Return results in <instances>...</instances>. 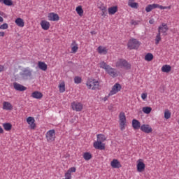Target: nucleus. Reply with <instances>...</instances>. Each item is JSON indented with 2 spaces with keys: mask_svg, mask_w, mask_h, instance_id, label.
Returning <instances> with one entry per match:
<instances>
[{
  "mask_svg": "<svg viewBox=\"0 0 179 179\" xmlns=\"http://www.w3.org/2000/svg\"><path fill=\"white\" fill-rule=\"evenodd\" d=\"M131 24H133L134 26H136V25L139 24V21H135L134 20H131Z\"/></svg>",
  "mask_w": 179,
  "mask_h": 179,
  "instance_id": "43",
  "label": "nucleus"
},
{
  "mask_svg": "<svg viewBox=\"0 0 179 179\" xmlns=\"http://www.w3.org/2000/svg\"><path fill=\"white\" fill-rule=\"evenodd\" d=\"M109 66L110 65H108L107 63L104 62L100 63V68H102V69H105V71H107Z\"/></svg>",
  "mask_w": 179,
  "mask_h": 179,
  "instance_id": "35",
  "label": "nucleus"
},
{
  "mask_svg": "<svg viewBox=\"0 0 179 179\" xmlns=\"http://www.w3.org/2000/svg\"><path fill=\"white\" fill-rule=\"evenodd\" d=\"M110 76H112V78H115L117 76V71L115 69L111 68V66H108V68L106 71Z\"/></svg>",
  "mask_w": 179,
  "mask_h": 179,
  "instance_id": "15",
  "label": "nucleus"
},
{
  "mask_svg": "<svg viewBox=\"0 0 179 179\" xmlns=\"http://www.w3.org/2000/svg\"><path fill=\"white\" fill-rule=\"evenodd\" d=\"M110 94H108V96H106L104 98H103V101H107V100H108V98L110 97Z\"/></svg>",
  "mask_w": 179,
  "mask_h": 179,
  "instance_id": "48",
  "label": "nucleus"
},
{
  "mask_svg": "<svg viewBox=\"0 0 179 179\" xmlns=\"http://www.w3.org/2000/svg\"><path fill=\"white\" fill-rule=\"evenodd\" d=\"M141 45V42L136 38L130 39L127 43V48L131 50H138Z\"/></svg>",
  "mask_w": 179,
  "mask_h": 179,
  "instance_id": "1",
  "label": "nucleus"
},
{
  "mask_svg": "<svg viewBox=\"0 0 179 179\" xmlns=\"http://www.w3.org/2000/svg\"><path fill=\"white\" fill-rule=\"evenodd\" d=\"M71 108L75 111H80L81 110H83V105L79 102H73L71 103Z\"/></svg>",
  "mask_w": 179,
  "mask_h": 179,
  "instance_id": "10",
  "label": "nucleus"
},
{
  "mask_svg": "<svg viewBox=\"0 0 179 179\" xmlns=\"http://www.w3.org/2000/svg\"><path fill=\"white\" fill-rule=\"evenodd\" d=\"M31 70H30L29 68H25L22 70V72L20 73V76L23 79H29V78H31Z\"/></svg>",
  "mask_w": 179,
  "mask_h": 179,
  "instance_id": "7",
  "label": "nucleus"
},
{
  "mask_svg": "<svg viewBox=\"0 0 179 179\" xmlns=\"http://www.w3.org/2000/svg\"><path fill=\"white\" fill-rule=\"evenodd\" d=\"M98 52L99 54H103V52L104 54H107V50L106 49V48H102L101 46L98 47Z\"/></svg>",
  "mask_w": 179,
  "mask_h": 179,
  "instance_id": "38",
  "label": "nucleus"
},
{
  "mask_svg": "<svg viewBox=\"0 0 179 179\" xmlns=\"http://www.w3.org/2000/svg\"><path fill=\"white\" fill-rule=\"evenodd\" d=\"M116 66H120L121 68H124L125 69H131V64L128 62V61L124 59H119V60L116 62Z\"/></svg>",
  "mask_w": 179,
  "mask_h": 179,
  "instance_id": "3",
  "label": "nucleus"
},
{
  "mask_svg": "<svg viewBox=\"0 0 179 179\" xmlns=\"http://www.w3.org/2000/svg\"><path fill=\"white\" fill-rule=\"evenodd\" d=\"M152 59H153V54L152 53H148L145 56V60L148 61V62H150V61H152Z\"/></svg>",
  "mask_w": 179,
  "mask_h": 179,
  "instance_id": "32",
  "label": "nucleus"
},
{
  "mask_svg": "<svg viewBox=\"0 0 179 179\" xmlns=\"http://www.w3.org/2000/svg\"><path fill=\"white\" fill-rule=\"evenodd\" d=\"M13 86L14 89H15L17 92H24V90H27V87L17 83H14Z\"/></svg>",
  "mask_w": 179,
  "mask_h": 179,
  "instance_id": "14",
  "label": "nucleus"
},
{
  "mask_svg": "<svg viewBox=\"0 0 179 179\" xmlns=\"http://www.w3.org/2000/svg\"><path fill=\"white\" fill-rule=\"evenodd\" d=\"M94 148L98 150H104L106 149V144L101 141H95L94 143Z\"/></svg>",
  "mask_w": 179,
  "mask_h": 179,
  "instance_id": "11",
  "label": "nucleus"
},
{
  "mask_svg": "<svg viewBox=\"0 0 179 179\" xmlns=\"http://www.w3.org/2000/svg\"><path fill=\"white\" fill-rule=\"evenodd\" d=\"M128 6H130V8H133L134 9H138V4L136 2H131L128 3Z\"/></svg>",
  "mask_w": 179,
  "mask_h": 179,
  "instance_id": "36",
  "label": "nucleus"
},
{
  "mask_svg": "<svg viewBox=\"0 0 179 179\" xmlns=\"http://www.w3.org/2000/svg\"><path fill=\"white\" fill-rule=\"evenodd\" d=\"M46 138L48 142H54V141H55V130H49L46 133Z\"/></svg>",
  "mask_w": 179,
  "mask_h": 179,
  "instance_id": "6",
  "label": "nucleus"
},
{
  "mask_svg": "<svg viewBox=\"0 0 179 179\" xmlns=\"http://www.w3.org/2000/svg\"><path fill=\"white\" fill-rule=\"evenodd\" d=\"M98 8H99V9H101V11H103V10H107V7H106V6H98Z\"/></svg>",
  "mask_w": 179,
  "mask_h": 179,
  "instance_id": "47",
  "label": "nucleus"
},
{
  "mask_svg": "<svg viewBox=\"0 0 179 179\" xmlns=\"http://www.w3.org/2000/svg\"><path fill=\"white\" fill-rule=\"evenodd\" d=\"M145 163H143V160L142 159H140L137 161V171L138 173H142L143 171H145Z\"/></svg>",
  "mask_w": 179,
  "mask_h": 179,
  "instance_id": "9",
  "label": "nucleus"
},
{
  "mask_svg": "<svg viewBox=\"0 0 179 179\" xmlns=\"http://www.w3.org/2000/svg\"><path fill=\"white\" fill-rule=\"evenodd\" d=\"M101 15V16H103V17H106V15H108L107 10H102Z\"/></svg>",
  "mask_w": 179,
  "mask_h": 179,
  "instance_id": "44",
  "label": "nucleus"
},
{
  "mask_svg": "<svg viewBox=\"0 0 179 179\" xmlns=\"http://www.w3.org/2000/svg\"><path fill=\"white\" fill-rule=\"evenodd\" d=\"M110 166L113 169H120V167H122L121 163L118 162V159H113L110 162Z\"/></svg>",
  "mask_w": 179,
  "mask_h": 179,
  "instance_id": "17",
  "label": "nucleus"
},
{
  "mask_svg": "<svg viewBox=\"0 0 179 179\" xmlns=\"http://www.w3.org/2000/svg\"><path fill=\"white\" fill-rule=\"evenodd\" d=\"M59 89L60 93H64V92H65V83H62L61 84H59Z\"/></svg>",
  "mask_w": 179,
  "mask_h": 179,
  "instance_id": "37",
  "label": "nucleus"
},
{
  "mask_svg": "<svg viewBox=\"0 0 179 179\" xmlns=\"http://www.w3.org/2000/svg\"><path fill=\"white\" fill-rule=\"evenodd\" d=\"M1 30H6L9 27V25H8V23H3V24L0 25Z\"/></svg>",
  "mask_w": 179,
  "mask_h": 179,
  "instance_id": "41",
  "label": "nucleus"
},
{
  "mask_svg": "<svg viewBox=\"0 0 179 179\" xmlns=\"http://www.w3.org/2000/svg\"><path fill=\"white\" fill-rule=\"evenodd\" d=\"M31 96H32L33 99H37L38 100H40V99H43V93L38 91H35L32 92Z\"/></svg>",
  "mask_w": 179,
  "mask_h": 179,
  "instance_id": "18",
  "label": "nucleus"
},
{
  "mask_svg": "<svg viewBox=\"0 0 179 179\" xmlns=\"http://www.w3.org/2000/svg\"><path fill=\"white\" fill-rule=\"evenodd\" d=\"M78 48H79L77 46V45L73 46V47L71 48V51H72V52H73V53L75 54V52H76L78 51Z\"/></svg>",
  "mask_w": 179,
  "mask_h": 179,
  "instance_id": "42",
  "label": "nucleus"
},
{
  "mask_svg": "<svg viewBox=\"0 0 179 179\" xmlns=\"http://www.w3.org/2000/svg\"><path fill=\"white\" fill-rule=\"evenodd\" d=\"M162 40V37L160 36V33H158L155 38V44L157 45L159 43H160Z\"/></svg>",
  "mask_w": 179,
  "mask_h": 179,
  "instance_id": "39",
  "label": "nucleus"
},
{
  "mask_svg": "<svg viewBox=\"0 0 179 179\" xmlns=\"http://www.w3.org/2000/svg\"><path fill=\"white\" fill-rule=\"evenodd\" d=\"M86 85L89 89H92V90H96V89H99V86H100L99 81L95 79L88 80Z\"/></svg>",
  "mask_w": 179,
  "mask_h": 179,
  "instance_id": "2",
  "label": "nucleus"
},
{
  "mask_svg": "<svg viewBox=\"0 0 179 179\" xmlns=\"http://www.w3.org/2000/svg\"><path fill=\"white\" fill-rule=\"evenodd\" d=\"M162 72H165L166 73H169L171 71V66L170 65H164L162 68Z\"/></svg>",
  "mask_w": 179,
  "mask_h": 179,
  "instance_id": "27",
  "label": "nucleus"
},
{
  "mask_svg": "<svg viewBox=\"0 0 179 179\" xmlns=\"http://www.w3.org/2000/svg\"><path fill=\"white\" fill-rule=\"evenodd\" d=\"M3 127L5 131H10L12 129V124L10 123H3Z\"/></svg>",
  "mask_w": 179,
  "mask_h": 179,
  "instance_id": "31",
  "label": "nucleus"
},
{
  "mask_svg": "<svg viewBox=\"0 0 179 179\" xmlns=\"http://www.w3.org/2000/svg\"><path fill=\"white\" fill-rule=\"evenodd\" d=\"M168 31H169V27L167 26V24L162 23V25H160L158 27V33H159V34L162 33L164 36H167Z\"/></svg>",
  "mask_w": 179,
  "mask_h": 179,
  "instance_id": "8",
  "label": "nucleus"
},
{
  "mask_svg": "<svg viewBox=\"0 0 179 179\" xmlns=\"http://www.w3.org/2000/svg\"><path fill=\"white\" fill-rule=\"evenodd\" d=\"M5 36V32L1 31L0 32V37H4Z\"/></svg>",
  "mask_w": 179,
  "mask_h": 179,
  "instance_id": "49",
  "label": "nucleus"
},
{
  "mask_svg": "<svg viewBox=\"0 0 179 179\" xmlns=\"http://www.w3.org/2000/svg\"><path fill=\"white\" fill-rule=\"evenodd\" d=\"M107 140V137H106V135L100 134H97V141L96 142H104Z\"/></svg>",
  "mask_w": 179,
  "mask_h": 179,
  "instance_id": "25",
  "label": "nucleus"
},
{
  "mask_svg": "<svg viewBox=\"0 0 179 179\" xmlns=\"http://www.w3.org/2000/svg\"><path fill=\"white\" fill-rule=\"evenodd\" d=\"M148 97V94H146V93H143L142 94H141V99H143V100H146V98Z\"/></svg>",
  "mask_w": 179,
  "mask_h": 179,
  "instance_id": "45",
  "label": "nucleus"
},
{
  "mask_svg": "<svg viewBox=\"0 0 179 179\" xmlns=\"http://www.w3.org/2000/svg\"><path fill=\"white\" fill-rule=\"evenodd\" d=\"M0 134H3V129L0 126Z\"/></svg>",
  "mask_w": 179,
  "mask_h": 179,
  "instance_id": "52",
  "label": "nucleus"
},
{
  "mask_svg": "<svg viewBox=\"0 0 179 179\" xmlns=\"http://www.w3.org/2000/svg\"><path fill=\"white\" fill-rule=\"evenodd\" d=\"M140 129L143 132H145V134H150V133H152V131H153V129H152V127H150V126L149 124L141 125Z\"/></svg>",
  "mask_w": 179,
  "mask_h": 179,
  "instance_id": "12",
  "label": "nucleus"
},
{
  "mask_svg": "<svg viewBox=\"0 0 179 179\" xmlns=\"http://www.w3.org/2000/svg\"><path fill=\"white\" fill-rule=\"evenodd\" d=\"M135 2V0H129L128 3Z\"/></svg>",
  "mask_w": 179,
  "mask_h": 179,
  "instance_id": "55",
  "label": "nucleus"
},
{
  "mask_svg": "<svg viewBox=\"0 0 179 179\" xmlns=\"http://www.w3.org/2000/svg\"><path fill=\"white\" fill-rule=\"evenodd\" d=\"M0 3H3L6 6H12L13 1L12 0H0Z\"/></svg>",
  "mask_w": 179,
  "mask_h": 179,
  "instance_id": "28",
  "label": "nucleus"
},
{
  "mask_svg": "<svg viewBox=\"0 0 179 179\" xmlns=\"http://www.w3.org/2000/svg\"><path fill=\"white\" fill-rule=\"evenodd\" d=\"M76 10L79 16H83V8H82L81 6L76 7Z\"/></svg>",
  "mask_w": 179,
  "mask_h": 179,
  "instance_id": "30",
  "label": "nucleus"
},
{
  "mask_svg": "<svg viewBox=\"0 0 179 179\" xmlns=\"http://www.w3.org/2000/svg\"><path fill=\"white\" fill-rule=\"evenodd\" d=\"M109 15H115L118 12V7L117 6H112L108 9Z\"/></svg>",
  "mask_w": 179,
  "mask_h": 179,
  "instance_id": "22",
  "label": "nucleus"
},
{
  "mask_svg": "<svg viewBox=\"0 0 179 179\" xmlns=\"http://www.w3.org/2000/svg\"><path fill=\"white\" fill-rule=\"evenodd\" d=\"M3 67L0 66V72H2Z\"/></svg>",
  "mask_w": 179,
  "mask_h": 179,
  "instance_id": "56",
  "label": "nucleus"
},
{
  "mask_svg": "<svg viewBox=\"0 0 179 179\" xmlns=\"http://www.w3.org/2000/svg\"><path fill=\"white\" fill-rule=\"evenodd\" d=\"M15 23L19 26V27H24V21L20 17L15 20Z\"/></svg>",
  "mask_w": 179,
  "mask_h": 179,
  "instance_id": "26",
  "label": "nucleus"
},
{
  "mask_svg": "<svg viewBox=\"0 0 179 179\" xmlns=\"http://www.w3.org/2000/svg\"><path fill=\"white\" fill-rule=\"evenodd\" d=\"M165 9H171V6H165Z\"/></svg>",
  "mask_w": 179,
  "mask_h": 179,
  "instance_id": "54",
  "label": "nucleus"
},
{
  "mask_svg": "<svg viewBox=\"0 0 179 179\" xmlns=\"http://www.w3.org/2000/svg\"><path fill=\"white\" fill-rule=\"evenodd\" d=\"M171 117V113L170 112V110H169V109L165 110L164 111V118L166 120H169L170 119Z\"/></svg>",
  "mask_w": 179,
  "mask_h": 179,
  "instance_id": "34",
  "label": "nucleus"
},
{
  "mask_svg": "<svg viewBox=\"0 0 179 179\" xmlns=\"http://www.w3.org/2000/svg\"><path fill=\"white\" fill-rule=\"evenodd\" d=\"M0 29H1V25H0Z\"/></svg>",
  "mask_w": 179,
  "mask_h": 179,
  "instance_id": "57",
  "label": "nucleus"
},
{
  "mask_svg": "<svg viewBox=\"0 0 179 179\" xmlns=\"http://www.w3.org/2000/svg\"><path fill=\"white\" fill-rule=\"evenodd\" d=\"M3 22V17H2L1 16H0V22Z\"/></svg>",
  "mask_w": 179,
  "mask_h": 179,
  "instance_id": "53",
  "label": "nucleus"
},
{
  "mask_svg": "<svg viewBox=\"0 0 179 179\" xmlns=\"http://www.w3.org/2000/svg\"><path fill=\"white\" fill-rule=\"evenodd\" d=\"M92 157H93V156L91 155L90 152H85L83 154V158L85 159V160L89 161L90 160V159H92Z\"/></svg>",
  "mask_w": 179,
  "mask_h": 179,
  "instance_id": "29",
  "label": "nucleus"
},
{
  "mask_svg": "<svg viewBox=\"0 0 179 179\" xmlns=\"http://www.w3.org/2000/svg\"><path fill=\"white\" fill-rule=\"evenodd\" d=\"M132 127L134 129H141V122L136 119H134L132 120Z\"/></svg>",
  "mask_w": 179,
  "mask_h": 179,
  "instance_id": "20",
  "label": "nucleus"
},
{
  "mask_svg": "<svg viewBox=\"0 0 179 179\" xmlns=\"http://www.w3.org/2000/svg\"><path fill=\"white\" fill-rule=\"evenodd\" d=\"M155 6H157V8H159V9L163 10V9H166V6H160L159 4H155Z\"/></svg>",
  "mask_w": 179,
  "mask_h": 179,
  "instance_id": "46",
  "label": "nucleus"
},
{
  "mask_svg": "<svg viewBox=\"0 0 179 179\" xmlns=\"http://www.w3.org/2000/svg\"><path fill=\"white\" fill-rule=\"evenodd\" d=\"M48 17L49 20H51L52 22H58V20H59V15L55 13H49Z\"/></svg>",
  "mask_w": 179,
  "mask_h": 179,
  "instance_id": "13",
  "label": "nucleus"
},
{
  "mask_svg": "<svg viewBox=\"0 0 179 179\" xmlns=\"http://www.w3.org/2000/svg\"><path fill=\"white\" fill-rule=\"evenodd\" d=\"M41 25L43 30H48V29H50V26L48 21H45V20H42L41 22Z\"/></svg>",
  "mask_w": 179,
  "mask_h": 179,
  "instance_id": "23",
  "label": "nucleus"
},
{
  "mask_svg": "<svg viewBox=\"0 0 179 179\" xmlns=\"http://www.w3.org/2000/svg\"><path fill=\"white\" fill-rule=\"evenodd\" d=\"M149 23H150V24H153V23H155V20H150Z\"/></svg>",
  "mask_w": 179,
  "mask_h": 179,
  "instance_id": "51",
  "label": "nucleus"
},
{
  "mask_svg": "<svg viewBox=\"0 0 179 179\" xmlns=\"http://www.w3.org/2000/svg\"><path fill=\"white\" fill-rule=\"evenodd\" d=\"M74 82L75 83H76L77 85H79V83H82V78L79 77V76H76L74 78Z\"/></svg>",
  "mask_w": 179,
  "mask_h": 179,
  "instance_id": "40",
  "label": "nucleus"
},
{
  "mask_svg": "<svg viewBox=\"0 0 179 179\" xmlns=\"http://www.w3.org/2000/svg\"><path fill=\"white\" fill-rule=\"evenodd\" d=\"M38 68H39L41 71H47V68H48V66H47V64H45V62H38Z\"/></svg>",
  "mask_w": 179,
  "mask_h": 179,
  "instance_id": "19",
  "label": "nucleus"
},
{
  "mask_svg": "<svg viewBox=\"0 0 179 179\" xmlns=\"http://www.w3.org/2000/svg\"><path fill=\"white\" fill-rule=\"evenodd\" d=\"M156 7H157V6H156V3L148 5L145 7V12H147L148 13L149 12H152V10H153V9H156Z\"/></svg>",
  "mask_w": 179,
  "mask_h": 179,
  "instance_id": "24",
  "label": "nucleus"
},
{
  "mask_svg": "<svg viewBox=\"0 0 179 179\" xmlns=\"http://www.w3.org/2000/svg\"><path fill=\"white\" fill-rule=\"evenodd\" d=\"M108 110H110V111H111V110H113V104L110 105L108 107Z\"/></svg>",
  "mask_w": 179,
  "mask_h": 179,
  "instance_id": "50",
  "label": "nucleus"
},
{
  "mask_svg": "<svg viewBox=\"0 0 179 179\" xmlns=\"http://www.w3.org/2000/svg\"><path fill=\"white\" fill-rule=\"evenodd\" d=\"M121 89H122V87L120 85V83H115L109 92V96H114V94H117L118 92H121Z\"/></svg>",
  "mask_w": 179,
  "mask_h": 179,
  "instance_id": "5",
  "label": "nucleus"
},
{
  "mask_svg": "<svg viewBox=\"0 0 179 179\" xmlns=\"http://www.w3.org/2000/svg\"><path fill=\"white\" fill-rule=\"evenodd\" d=\"M3 108L8 111H12V110H13V106H12V104L9 102H3Z\"/></svg>",
  "mask_w": 179,
  "mask_h": 179,
  "instance_id": "21",
  "label": "nucleus"
},
{
  "mask_svg": "<svg viewBox=\"0 0 179 179\" xmlns=\"http://www.w3.org/2000/svg\"><path fill=\"white\" fill-rule=\"evenodd\" d=\"M27 122L30 125L31 129H34V128H36V124L34 123L36 122V120H34V117H29L27 118Z\"/></svg>",
  "mask_w": 179,
  "mask_h": 179,
  "instance_id": "16",
  "label": "nucleus"
},
{
  "mask_svg": "<svg viewBox=\"0 0 179 179\" xmlns=\"http://www.w3.org/2000/svg\"><path fill=\"white\" fill-rule=\"evenodd\" d=\"M143 112L144 113V114H150V113L152 112V108L149 106L143 107Z\"/></svg>",
  "mask_w": 179,
  "mask_h": 179,
  "instance_id": "33",
  "label": "nucleus"
},
{
  "mask_svg": "<svg viewBox=\"0 0 179 179\" xmlns=\"http://www.w3.org/2000/svg\"><path fill=\"white\" fill-rule=\"evenodd\" d=\"M120 118V127L121 131H124L125 129V124L127 122V117H125V113L124 112H121L119 115Z\"/></svg>",
  "mask_w": 179,
  "mask_h": 179,
  "instance_id": "4",
  "label": "nucleus"
}]
</instances>
